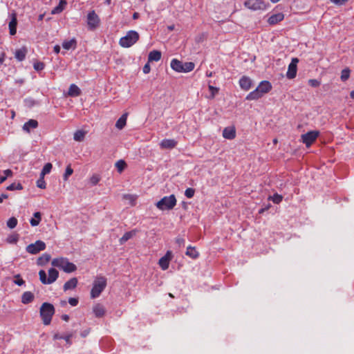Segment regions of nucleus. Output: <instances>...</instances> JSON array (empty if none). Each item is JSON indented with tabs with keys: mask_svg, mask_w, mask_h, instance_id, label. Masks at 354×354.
Returning <instances> with one entry per match:
<instances>
[{
	"mask_svg": "<svg viewBox=\"0 0 354 354\" xmlns=\"http://www.w3.org/2000/svg\"><path fill=\"white\" fill-rule=\"evenodd\" d=\"M55 311V310L53 304L48 302H44L41 304L39 314L44 325L47 326L50 324Z\"/></svg>",
	"mask_w": 354,
	"mask_h": 354,
	"instance_id": "obj_1",
	"label": "nucleus"
},
{
	"mask_svg": "<svg viewBox=\"0 0 354 354\" xmlns=\"http://www.w3.org/2000/svg\"><path fill=\"white\" fill-rule=\"evenodd\" d=\"M51 264L63 270L66 273H71L77 270V266L73 263L70 262L68 259L64 257L53 259Z\"/></svg>",
	"mask_w": 354,
	"mask_h": 354,
	"instance_id": "obj_2",
	"label": "nucleus"
},
{
	"mask_svg": "<svg viewBox=\"0 0 354 354\" xmlns=\"http://www.w3.org/2000/svg\"><path fill=\"white\" fill-rule=\"evenodd\" d=\"M106 284V279L104 277H97L93 281V287L91 290V297L92 299L98 297L105 289Z\"/></svg>",
	"mask_w": 354,
	"mask_h": 354,
	"instance_id": "obj_3",
	"label": "nucleus"
},
{
	"mask_svg": "<svg viewBox=\"0 0 354 354\" xmlns=\"http://www.w3.org/2000/svg\"><path fill=\"white\" fill-rule=\"evenodd\" d=\"M140 35L136 30H129L124 37L119 40V44L123 48H129L135 44L139 39Z\"/></svg>",
	"mask_w": 354,
	"mask_h": 354,
	"instance_id": "obj_4",
	"label": "nucleus"
},
{
	"mask_svg": "<svg viewBox=\"0 0 354 354\" xmlns=\"http://www.w3.org/2000/svg\"><path fill=\"white\" fill-rule=\"evenodd\" d=\"M176 196L171 194L168 196H164L156 203V206L158 209L162 211L171 210L176 206Z\"/></svg>",
	"mask_w": 354,
	"mask_h": 354,
	"instance_id": "obj_5",
	"label": "nucleus"
},
{
	"mask_svg": "<svg viewBox=\"0 0 354 354\" xmlns=\"http://www.w3.org/2000/svg\"><path fill=\"white\" fill-rule=\"evenodd\" d=\"M39 280L43 284H51L55 282L59 277L58 271L55 268L48 270V277L44 270H41L39 272Z\"/></svg>",
	"mask_w": 354,
	"mask_h": 354,
	"instance_id": "obj_6",
	"label": "nucleus"
},
{
	"mask_svg": "<svg viewBox=\"0 0 354 354\" xmlns=\"http://www.w3.org/2000/svg\"><path fill=\"white\" fill-rule=\"evenodd\" d=\"M45 249L46 243L40 240L35 241L34 243L29 244L26 248V252L32 254H36Z\"/></svg>",
	"mask_w": 354,
	"mask_h": 354,
	"instance_id": "obj_7",
	"label": "nucleus"
},
{
	"mask_svg": "<svg viewBox=\"0 0 354 354\" xmlns=\"http://www.w3.org/2000/svg\"><path fill=\"white\" fill-rule=\"evenodd\" d=\"M318 136L319 131H310L306 133L302 134L301 138L303 143H304L307 147H309L316 140Z\"/></svg>",
	"mask_w": 354,
	"mask_h": 354,
	"instance_id": "obj_8",
	"label": "nucleus"
},
{
	"mask_svg": "<svg viewBox=\"0 0 354 354\" xmlns=\"http://www.w3.org/2000/svg\"><path fill=\"white\" fill-rule=\"evenodd\" d=\"M100 24V19L97 15L95 12L94 10L88 12L87 15V24L88 28L91 30H93L96 28Z\"/></svg>",
	"mask_w": 354,
	"mask_h": 354,
	"instance_id": "obj_9",
	"label": "nucleus"
},
{
	"mask_svg": "<svg viewBox=\"0 0 354 354\" xmlns=\"http://www.w3.org/2000/svg\"><path fill=\"white\" fill-rule=\"evenodd\" d=\"M298 62H299L298 58L294 57L292 59L291 62L288 65V71L286 73V77L288 79L291 80L296 77Z\"/></svg>",
	"mask_w": 354,
	"mask_h": 354,
	"instance_id": "obj_10",
	"label": "nucleus"
},
{
	"mask_svg": "<svg viewBox=\"0 0 354 354\" xmlns=\"http://www.w3.org/2000/svg\"><path fill=\"white\" fill-rule=\"evenodd\" d=\"M245 6L253 10H263L264 3L260 0H248L244 3Z\"/></svg>",
	"mask_w": 354,
	"mask_h": 354,
	"instance_id": "obj_11",
	"label": "nucleus"
},
{
	"mask_svg": "<svg viewBox=\"0 0 354 354\" xmlns=\"http://www.w3.org/2000/svg\"><path fill=\"white\" fill-rule=\"evenodd\" d=\"M171 257V252L168 251L166 254L159 259L158 264L163 270L168 269L169 266V261Z\"/></svg>",
	"mask_w": 354,
	"mask_h": 354,
	"instance_id": "obj_12",
	"label": "nucleus"
},
{
	"mask_svg": "<svg viewBox=\"0 0 354 354\" xmlns=\"http://www.w3.org/2000/svg\"><path fill=\"white\" fill-rule=\"evenodd\" d=\"M252 80L247 76H243L239 80V86L244 91H248L252 87Z\"/></svg>",
	"mask_w": 354,
	"mask_h": 354,
	"instance_id": "obj_13",
	"label": "nucleus"
},
{
	"mask_svg": "<svg viewBox=\"0 0 354 354\" xmlns=\"http://www.w3.org/2000/svg\"><path fill=\"white\" fill-rule=\"evenodd\" d=\"M177 143L174 139H163L160 143V147L161 149H171L176 147Z\"/></svg>",
	"mask_w": 354,
	"mask_h": 354,
	"instance_id": "obj_14",
	"label": "nucleus"
},
{
	"mask_svg": "<svg viewBox=\"0 0 354 354\" xmlns=\"http://www.w3.org/2000/svg\"><path fill=\"white\" fill-rule=\"evenodd\" d=\"M223 136L225 139H234L236 137V129L234 127H225L223 131Z\"/></svg>",
	"mask_w": 354,
	"mask_h": 354,
	"instance_id": "obj_15",
	"label": "nucleus"
},
{
	"mask_svg": "<svg viewBox=\"0 0 354 354\" xmlns=\"http://www.w3.org/2000/svg\"><path fill=\"white\" fill-rule=\"evenodd\" d=\"M257 88L264 95L270 92L272 87L270 82L264 80L260 82Z\"/></svg>",
	"mask_w": 354,
	"mask_h": 354,
	"instance_id": "obj_16",
	"label": "nucleus"
},
{
	"mask_svg": "<svg viewBox=\"0 0 354 354\" xmlns=\"http://www.w3.org/2000/svg\"><path fill=\"white\" fill-rule=\"evenodd\" d=\"M37 127L38 122L36 120L30 119L24 124L22 129L27 133H30L31 129H36Z\"/></svg>",
	"mask_w": 354,
	"mask_h": 354,
	"instance_id": "obj_17",
	"label": "nucleus"
},
{
	"mask_svg": "<svg viewBox=\"0 0 354 354\" xmlns=\"http://www.w3.org/2000/svg\"><path fill=\"white\" fill-rule=\"evenodd\" d=\"M284 19V15L281 12L272 15L268 19V22L270 25H274L281 21Z\"/></svg>",
	"mask_w": 354,
	"mask_h": 354,
	"instance_id": "obj_18",
	"label": "nucleus"
},
{
	"mask_svg": "<svg viewBox=\"0 0 354 354\" xmlns=\"http://www.w3.org/2000/svg\"><path fill=\"white\" fill-rule=\"evenodd\" d=\"M17 19L15 13L12 15L11 20L9 22V31L11 35H15L17 32Z\"/></svg>",
	"mask_w": 354,
	"mask_h": 354,
	"instance_id": "obj_19",
	"label": "nucleus"
},
{
	"mask_svg": "<svg viewBox=\"0 0 354 354\" xmlns=\"http://www.w3.org/2000/svg\"><path fill=\"white\" fill-rule=\"evenodd\" d=\"M28 53V49L26 46H23L19 49H17L15 53V57L19 62L25 59Z\"/></svg>",
	"mask_w": 354,
	"mask_h": 354,
	"instance_id": "obj_20",
	"label": "nucleus"
},
{
	"mask_svg": "<svg viewBox=\"0 0 354 354\" xmlns=\"http://www.w3.org/2000/svg\"><path fill=\"white\" fill-rule=\"evenodd\" d=\"M77 279L76 277H73L64 284L63 289L64 291L75 289L77 286Z\"/></svg>",
	"mask_w": 354,
	"mask_h": 354,
	"instance_id": "obj_21",
	"label": "nucleus"
},
{
	"mask_svg": "<svg viewBox=\"0 0 354 354\" xmlns=\"http://www.w3.org/2000/svg\"><path fill=\"white\" fill-rule=\"evenodd\" d=\"M93 312L96 317H102L105 315V308L100 304H96L93 307Z\"/></svg>",
	"mask_w": 354,
	"mask_h": 354,
	"instance_id": "obj_22",
	"label": "nucleus"
},
{
	"mask_svg": "<svg viewBox=\"0 0 354 354\" xmlns=\"http://www.w3.org/2000/svg\"><path fill=\"white\" fill-rule=\"evenodd\" d=\"M263 95V94L260 92L258 88H257L255 90L249 93L245 99L247 100H256L261 98Z\"/></svg>",
	"mask_w": 354,
	"mask_h": 354,
	"instance_id": "obj_23",
	"label": "nucleus"
},
{
	"mask_svg": "<svg viewBox=\"0 0 354 354\" xmlns=\"http://www.w3.org/2000/svg\"><path fill=\"white\" fill-rule=\"evenodd\" d=\"M138 232V230H133L131 231H129V232H127L126 233H124V234L120 239L119 240V242L122 245V244H124L125 242H127L128 240H129L130 239L133 238L134 236L136 235Z\"/></svg>",
	"mask_w": 354,
	"mask_h": 354,
	"instance_id": "obj_24",
	"label": "nucleus"
},
{
	"mask_svg": "<svg viewBox=\"0 0 354 354\" xmlns=\"http://www.w3.org/2000/svg\"><path fill=\"white\" fill-rule=\"evenodd\" d=\"M67 2L66 0H60L59 4L55 6L52 10V15H57L61 13L66 8Z\"/></svg>",
	"mask_w": 354,
	"mask_h": 354,
	"instance_id": "obj_25",
	"label": "nucleus"
},
{
	"mask_svg": "<svg viewBox=\"0 0 354 354\" xmlns=\"http://www.w3.org/2000/svg\"><path fill=\"white\" fill-rule=\"evenodd\" d=\"M171 68L178 73L183 72V62L177 59H173L170 64Z\"/></svg>",
	"mask_w": 354,
	"mask_h": 354,
	"instance_id": "obj_26",
	"label": "nucleus"
},
{
	"mask_svg": "<svg viewBox=\"0 0 354 354\" xmlns=\"http://www.w3.org/2000/svg\"><path fill=\"white\" fill-rule=\"evenodd\" d=\"M35 296L33 293L30 291L24 292L21 296V302L24 304H28L34 300Z\"/></svg>",
	"mask_w": 354,
	"mask_h": 354,
	"instance_id": "obj_27",
	"label": "nucleus"
},
{
	"mask_svg": "<svg viewBox=\"0 0 354 354\" xmlns=\"http://www.w3.org/2000/svg\"><path fill=\"white\" fill-rule=\"evenodd\" d=\"M81 94V91L80 88L74 84H72L68 88V95L71 97H77L79 96Z\"/></svg>",
	"mask_w": 354,
	"mask_h": 354,
	"instance_id": "obj_28",
	"label": "nucleus"
},
{
	"mask_svg": "<svg viewBox=\"0 0 354 354\" xmlns=\"http://www.w3.org/2000/svg\"><path fill=\"white\" fill-rule=\"evenodd\" d=\"M161 52L159 50H152L149 53L148 56L149 62H158L161 59Z\"/></svg>",
	"mask_w": 354,
	"mask_h": 354,
	"instance_id": "obj_29",
	"label": "nucleus"
},
{
	"mask_svg": "<svg viewBox=\"0 0 354 354\" xmlns=\"http://www.w3.org/2000/svg\"><path fill=\"white\" fill-rule=\"evenodd\" d=\"M186 255L193 259H196L199 257L198 252L196 250L195 247L188 246L186 251Z\"/></svg>",
	"mask_w": 354,
	"mask_h": 354,
	"instance_id": "obj_30",
	"label": "nucleus"
},
{
	"mask_svg": "<svg viewBox=\"0 0 354 354\" xmlns=\"http://www.w3.org/2000/svg\"><path fill=\"white\" fill-rule=\"evenodd\" d=\"M128 113H124L116 122L115 127L118 129H122L124 127L127 123Z\"/></svg>",
	"mask_w": 354,
	"mask_h": 354,
	"instance_id": "obj_31",
	"label": "nucleus"
},
{
	"mask_svg": "<svg viewBox=\"0 0 354 354\" xmlns=\"http://www.w3.org/2000/svg\"><path fill=\"white\" fill-rule=\"evenodd\" d=\"M41 220V215L39 212H37L34 213V218H32L30 220V223L32 226L35 227L37 226Z\"/></svg>",
	"mask_w": 354,
	"mask_h": 354,
	"instance_id": "obj_32",
	"label": "nucleus"
},
{
	"mask_svg": "<svg viewBox=\"0 0 354 354\" xmlns=\"http://www.w3.org/2000/svg\"><path fill=\"white\" fill-rule=\"evenodd\" d=\"M86 134V131L83 130H77L74 133L73 139L77 142H82L84 140Z\"/></svg>",
	"mask_w": 354,
	"mask_h": 354,
	"instance_id": "obj_33",
	"label": "nucleus"
},
{
	"mask_svg": "<svg viewBox=\"0 0 354 354\" xmlns=\"http://www.w3.org/2000/svg\"><path fill=\"white\" fill-rule=\"evenodd\" d=\"M50 255L49 254H43L37 260L39 265L43 266L47 263L50 260Z\"/></svg>",
	"mask_w": 354,
	"mask_h": 354,
	"instance_id": "obj_34",
	"label": "nucleus"
},
{
	"mask_svg": "<svg viewBox=\"0 0 354 354\" xmlns=\"http://www.w3.org/2000/svg\"><path fill=\"white\" fill-rule=\"evenodd\" d=\"M195 64L193 62L183 63V72L188 73L194 70Z\"/></svg>",
	"mask_w": 354,
	"mask_h": 354,
	"instance_id": "obj_35",
	"label": "nucleus"
},
{
	"mask_svg": "<svg viewBox=\"0 0 354 354\" xmlns=\"http://www.w3.org/2000/svg\"><path fill=\"white\" fill-rule=\"evenodd\" d=\"M123 198L126 201H128L130 205L134 206L136 205L137 196L132 194H124L123 196Z\"/></svg>",
	"mask_w": 354,
	"mask_h": 354,
	"instance_id": "obj_36",
	"label": "nucleus"
},
{
	"mask_svg": "<svg viewBox=\"0 0 354 354\" xmlns=\"http://www.w3.org/2000/svg\"><path fill=\"white\" fill-rule=\"evenodd\" d=\"M76 44V41L75 39H71L69 41H64L62 44V46L66 50H69L72 48H75Z\"/></svg>",
	"mask_w": 354,
	"mask_h": 354,
	"instance_id": "obj_37",
	"label": "nucleus"
},
{
	"mask_svg": "<svg viewBox=\"0 0 354 354\" xmlns=\"http://www.w3.org/2000/svg\"><path fill=\"white\" fill-rule=\"evenodd\" d=\"M52 167H53V165L51 163H50V162L46 163L43 167V169L41 171L40 176H44L45 175L49 174L52 169Z\"/></svg>",
	"mask_w": 354,
	"mask_h": 354,
	"instance_id": "obj_38",
	"label": "nucleus"
},
{
	"mask_svg": "<svg viewBox=\"0 0 354 354\" xmlns=\"http://www.w3.org/2000/svg\"><path fill=\"white\" fill-rule=\"evenodd\" d=\"M210 81L208 82V88L211 93V95L209 96L210 99L214 98L215 95L218 93L219 88L218 87L213 86L210 84Z\"/></svg>",
	"mask_w": 354,
	"mask_h": 354,
	"instance_id": "obj_39",
	"label": "nucleus"
},
{
	"mask_svg": "<svg viewBox=\"0 0 354 354\" xmlns=\"http://www.w3.org/2000/svg\"><path fill=\"white\" fill-rule=\"evenodd\" d=\"M351 71L349 68H346L342 71L341 72V80L343 82L346 81L350 77Z\"/></svg>",
	"mask_w": 354,
	"mask_h": 354,
	"instance_id": "obj_40",
	"label": "nucleus"
},
{
	"mask_svg": "<svg viewBox=\"0 0 354 354\" xmlns=\"http://www.w3.org/2000/svg\"><path fill=\"white\" fill-rule=\"evenodd\" d=\"M22 189H23V187L21 185V184L19 183H13L6 187V189L9 190V191L21 190Z\"/></svg>",
	"mask_w": 354,
	"mask_h": 354,
	"instance_id": "obj_41",
	"label": "nucleus"
},
{
	"mask_svg": "<svg viewBox=\"0 0 354 354\" xmlns=\"http://www.w3.org/2000/svg\"><path fill=\"white\" fill-rule=\"evenodd\" d=\"M268 199L275 204H279L282 201L283 196L279 194H274L273 196H269Z\"/></svg>",
	"mask_w": 354,
	"mask_h": 354,
	"instance_id": "obj_42",
	"label": "nucleus"
},
{
	"mask_svg": "<svg viewBox=\"0 0 354 354\" xmlns=\"http://www.w3.org/2000/svg\"><path fill=\"white\" fill-rule=\"evenodd\" d=\"M3 172L4 174V176L0 175V184L3 183L7 179L8 177H10L13 174L12 171L10 169H6Z\"/></svg>",
	"mask_w": 354,
	"mask_h": 354,
	"instance_id": "obj_43",
	"label": "nucleus"
},
{
	"mask_svg": "<svg viewBox=\"0 0 354 354\" xmlns=\"http://www.w3.org/2000/svg\"><path fill=\"white\" fill-rule=\"evenodd\" d=\"M126 166H127V164H126L125 161L123 160H120L117 161L115 163V167L117 168L119 173H121L124 169Z\"/></svg>",
	"mask_w": 354,
	"mask_h": 354,
	"instance_id": "obj_44",
	"label": "nucleus"
},
{
	"mask_svg": "<svg viewBox=\"0 0 354 354\" xmlns=\"http://www.w3.org/2000/svg\"><path fill=\"white\" fill-rule=\"evenodd\" d=\"M17 219L15 217H11L7 221V226L10 229H13L17 226Z\"/></svg>",
	"mask_w": 354,
	"mask_h": 354,
	"instance_id": "obj_45",
	"label": "nucleus"
},
{
	"mask_svg": "<svg viewBox=\"0 0 354 354\" xmlns=\"http://www.w3.org/2000/svg\"><path fill=\"white\" fill-rule=\"evenodd\" d=\"M73 173V169L71 168V165L67 166L65 173L64 174V180H67L68 177L72 175Z\"/></svg>",
	"mask_w": 354,
	"mask_h": 354,
	"instance_id": "obj_46",
	"label": "nucleus"
},
{
	"mask_svg": "<svg viewBox=\"0 0 354 354\" xmlns=\"http://www.w3.org/2000/svg\"><path fill=\"white\" fill-rule=\"evenodd\" d=\"M44 176H41L39 179L37 181V186L41 189H45L46 187V183L44 179Z\"/></svg>",
	"mask_w": 354,
	"mask_h": 354,
	"instance_id": "obj_47",
	"label": "nucleus"
},
{
	"mask_svg": "<svg viewBox=\"0 0 354 354\" xmlns=\"http://www.w3.org/2000/svg\"><path fill=\"white\" fill-rule=\"evenodd\" d=\"M19 239L18 234H12L7 238V242L9 243H16Z\"/></svg>",
	"mask_w": 354,
	"mask_h": 354,
	"instance_id": "obj_48",
	"label": "nucleus"
},
{
	"mask_svg": "<svg viewBox=\"0 0 354 354\" xmlns=\"http://www.w3.org/2000/svg\"><path fill=\"white\" fill-rule=\"evenodd\" d=\"M15 279L14 280V283L19 286L24 285L25 283V281L21 278L20 274H16L15 276Z\"/></svg>",
	"mask_w": 354,
	"mask_h": 354,
	"instance_id": "obj_49",
	"label": "nucleus"
},
{
	"mask_svg": "<svg viewBox=\"0 0 354 354\" xmlns=\"http://www.w3.org/2000/svg\"><path fill=\"white\" fill-rule=\"evenodd\" d=\"M308 83L310 86L314 87V88L318 87L321 84L320 81L315 80V79H310L308 81Z\"/></svg>",
	"mask_w": 354,
	"mask_h": 354,
	"instance_id": "obj_50",
	"label": "nucleus"
},
{
	"mask_svg": "<svg viewBox=\"0 0 354 354\" xmlns=\"http://www.w3.org/2000/svg\"><path fill=\"white\" fill-rule=\"evenodd\" d=\"M195 190L193 188H187L185 192V195L187 198H191L194 196Z\"/></svg>",
	"mask_w": 354,
	"mask_h": 354,
	"instance_id": "obj_51",
	"label": "nucleus"
},
{
	"mask_svg": "<svg viewBox=\"0 0 354 354\" xmlns=\"http://www.w3.org/2000/svg\"><path fill=\"white\" fill-rule=\"evenodd\" d=\"M100 180V178L99 177L98 175H93L90 178V183H91V185H95L99 183Z\"/></svg>",
	"mask_w": 354,
	"mask_h": 354,
	"instance_id": "obj_52",
	"label": "nucleus"
},
{
	"mask_svg": "<svg viewBox=\"0 0 354 354\" xmlns=\"http://www.w3.org/2000/svg\"><path fill=\"white\" fill-rule=\"evenodd\" d=\"M33 67H34L35 70H36L37 71H41L44 68V64L43 62H35L33 65Z\"/></svg>",
	"mask_w": 354,
	"mask_h": 354,
	"instance_id": "obj_53",
	"label": "nucleus"
},
{
	"mask_svg": "<svg viewBox=\"0 0 354 354\" xmlns=\"http://www.w3.org/2000/svg\"><path fill=\"white\" fill-rule=\"evenodd\" d=\"M68 303L72 306H76L78 304V299L77 298L71 297L68 299Z\"/></svg>",
	"mask_w": 354,
	"mask_h": 354,
	"instance_id": "obj_54",
	"label": "nucleus"
},
{
	"mask_svg": "<svg viewBox=\"0 0 354 354\" xmlns=\"http://www.w3.org/2000/svg\"><path fill=\"white\" fill-rule=\"evenodd\" d=\"M143 73L145 74H148L151 71V67L149 63H147L142 68Z\"/></svg>",
	"mask_w": 354,
	"mask_h": 354,
	"instance_id": "obj_55",
	"label": "nucleus"
},
{
	"mask_svg": "<svg viewBox=\"0 0 354 354\" xmlns=\"http://www.w3.org/2000/svg\"><path fill=\"white\" fill-rule=\"evenodd\" d=\"M333 3L337 5H344L347 0H330Z\"/></svg>",
	"mask_w": 354,
	"mask_h": 354,
	"instance_id": "obj_56",
	"label": "nucleus"
},
{
	"mask_svg": "<svg viewBox=\"0 0 354 354\" xmlns=\"http://www.w3.org/2000/svg\"><path fill=\"white\" fill-rule=\"evenodd\" d=\"M72 337V335L70 334V335H68L65 337H63L62 339H64L66 343H68V344H71V338Z\"/></svg>",
	"mask_w": 354,
	"mask_h": 354,
	"instance_id": "obj_57",
	"label": "nucleus"
},
{
	"mask_svg": "<svg viewBox=\"0 0 354 354\" xmlns=\"http://www.w3.org/2000/svg\"><path fill=\"white\" fill-rule=\"evenodd\" d=\"M176 241L179 245H184L185 244V239L183 238H177Z\"/></svg>",
	"mask_w": 354,
	"mask_h": 354,
	"instance_id": "obj_58",
	"label": "nucleus"
},
{
	"mask_svg": "<svg viewBox=\"0 0 354 354\" xmlns=\"http://www.w3.org/2000/svg\"><path fill=\"white\" fill-rule=\"evenodd\" d=\"M6 54L5 53H2L0 55V66L3 64L5 60Z\"/></svg>",
	"mask_w": 354,
	"mask_h": 354,
	"instance_id": "obj_59",
	"label": "nucleus"
},
{
	"mask_svg": "<svg viewBox=\"0 0 354 354\" xmlns=\"http://www.w3.org/2000/svg\"><path fill=\"white\" fill-rule=\"evenodd\" d=\"M8 196L6 194H0V203L3 202V199L8 198Z\"/></svg>",
	"mask_w": 354,
	"mask_h": 354,
	"instance_id": "obj_60",
	"label": "nucleus"
},
{
	"mask_svg": "<svg viewBox=\"0 0 354 354\" xmlns=\"http://www.w3.org/2000/svg\"><path fill=\"white\" fill-rule=\"evenodd\" d=\"M53 50L56 54H58L60 51V46L59 45H55L54 46Z\"/></svg>",
	"mask_w": 354,
	"mask_h": 354,
	"instance_id": "obj_61",
	"label": "nucleus"
},
{
	"mask_svg": "<svg viewBox=\"0 0 354 354\" xmlns=\"http://www.w3.org/2000/svg\"><path fill=\"white\" fill-rule=\"evenodd\" d=\"M62 319L66 322H68L69 320V316L68 315H63L62 316Z\"/></svg>",
	"mask_w": 354,
	"mask_h": 354,
	"instance_id": "obj_62",
	"label": "nucleus"
},
{
	"mask_svg": "<svg viewBox=\"0 0 354 354\" xmlns=\"http://www.w3.org/2000/svg\"><path fill=\"white\" fill-rule=\"evenodd\" d=\"M139 17H140V15H139L138 12H134L133 14V17H133V19H137L139 18Z\"/></svg>",
	"mask_w": 354,
	"mask_h": 354,
	"instance_id": "obj_63",
	"label": "nucleus"
},
{
	"mask_svg": "<svg viewBox=\"0 0 354 354\" xmlns=\"http://www.w3.org/2000/svg\"><path fill=\"white\" fill-rule=\"evenodd\" d=\"M350 96L354 100V91H352L351 93H350Z\"/></svg>",
	"mask_w": 354,
	"mask_h": 354,
	"instance_id": "obj_64",
	"label": "nucleus"
}]
</instances>
